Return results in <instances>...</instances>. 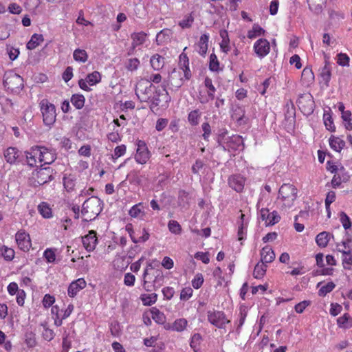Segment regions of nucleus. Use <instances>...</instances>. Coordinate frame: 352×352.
<instances>
[{"label": "nucleus", "instance_id": "nucleus-10", "mask_svg": "<svg viewBox=\"0 0 352 352\" xmlns=\"http://www.w3.org/2000/svg\"><path fill=\"white\" fill-rule=\"evenodd\" d=\"M297 104L300 109L305 114L309 115L314 110V101L310 94L300 96L297 100Z\"/></svg>", "mask_w": 352, "mask_h": 352}, {"label": "nucleus", "instance_id": "nucleus-50", "mask_svg": "<svg viewBox=\"0 0 352 352\" xmlns=\"http://www.w3.org/2000/svg\"><path fill=\"white\" fill-rule=\"evenodd\" d=\"M194 21V17L192 15V14H189L184 16V18L179 21V25L184 29V28H189L192 26V24Z\"/></svg>", "mask_w": 352, "mask_h": 352}, {"label": "nucleus", "instance_id": "nucleus-36", "mask_svg": "<svg viewBox=\"0 0 352 352\" xmlns=\"http://www.w3.org/2000/svg\"><path fill=\"white\" fill-rule=\"evenodd\" d=\"M331 235L327 232H322L319 233L316 238V241L318 246L325 248L331 238Z\"/></svg>", "mask_w": 352, "mask_h": 352}, {"label": "nucleus", "instance_id": "nucleus-12", "mask_svg": "<svg viewBox=\"0 0 352 352\" xmlns=\"http://www.w3.org/2000/svg\"><path fill=\"white\" fill-rule=\"evenodd\" d=\"M137 151L135 155L136 162L144 164L150 158V153L144 142L139 140L137 143Z\"/></svg>", "mask_w": 352, "mask_h": 352}, {"label": "nucleus", "instance_id": "nucleus-30", "mask_svg": "<svg viewBox=\"0 0 352 352\" xmlns=\"http://www.w3.org/2000/svg\"><path fill=\"white\" fill-rule=\"evenodd\" d=\"M180 76V72L174 69L169 76V82L171 85L177 88L180 87L183 84V79Z\"/></svg>", "mask_w": 352, "mask_h": 352}, {"label": "nucleus", "instance_id": "nucleus-24", "mask_svg": "<svg viewBox=\"0 0 352 352\" xmlns=\"http://www.w3.org/2000/svg\"><path fill=\"white\" fill-rule=\"evenodd\" d=\"M320 76L322 80L327 85L331 79V67L329 60V58L324 56V65L322 68Z\"/></svg>", "mask_w": 352, "mask_h": 352}, {"label": "nucleus", "instance_id": "nucleus-42", "mask_svg": "<svg viewBox=\"0 0 352 352\" xmlns=\"http://www.w3.org/2000/svg\"><path fill=\"white\" fill-rule=\"evenodd\" d=\"M74 59L76 61L85 63L88 59V55L85 50L76 49L73 53Z\"/></svg>", "mask_w": 352, "mask_h": 352}, {"label": "nucleus", "instance_id": "nucleus-46", "mask_svg": "<svg viewBox=\"0 0 352 352\" xmlns=\"http://www.w3.org/2000/svg\"><path fill=\"white\" fill-rule=\"evenodd\" d=\"M232 118L235 120L239 124H243L246 122L245 119V112L241 108H238L234 111Z\"/></svg>", "mask_w": 352, "mask_h": 352}, {"label": "nucleus", "instance_id": "nucleus-62", "mask_svg": "<svg viewBox=\"0 0 352 352\" xmlns=\"http://www.w3.org/2000/svg\"><path fill=\"white\" fill-rule=\"evenodd\" d=\"M126 152V146L124 144H122L118 146L114 149V154L113 157L116 159L124 155Z\"/></svg>", "mask_w": 352, "mask_h": 352}, {"label": "nucleus", "instance_id": "nucleus-34", "mask_svg": "<svg viewBox=\"0 0 352 352\" xmlns=\"http://www.w3.org/2000/svg\"><path fill=\"white\" fill-rule=\"evenodd\" d=\"M326 1L327 0H307L309 9L316 13H319L322 11Z\"/></svg>", "mask_w": 352, "mask_h": 352}, {"label": "nucleus", "instance_id": "nucleus-4", "mask_svg": "<svg viewBox=\"0 0 352 352\" xmlns=\"http://www.w3.org/2000/svg\"><path fill=\"white\" fill-rule=\"evenodd\" d=\"M39 107L44 124L50 127L52 126L56 120V112L54 104L50 102L47 99H43L39 102Z\"/></svg>", "mask_w": 352, "mask_h": 352}, {"label": "nucleus", "instance_id": "nucleus-44", "mask_svg": "<svg viewBox=\"0 0 352 352\" xmlns=\"http://www.w3.org/2000/svg\"><path fill=\"white\" fill-rule=\"evenodd\" d=\"M0 256H3L7 261H11L14 256V251L12 248H9L6 246H1Z\"/></svg>", "mask_w": 352, "mask_h": 352}, {"label": "nucleus", "instance_id": "nucleus-31", "mask_svg": "<svg viewBox=\"0 0 352 352\" xmlns=\"http://www.w3.org/2000/svg\"><path fill=\"white\" fill-rule=\"evenodd\" d=\"M329 145L332 149L337 152H340L341 150L345 146V142L344 140H341L340 138L331 136L329 138Z\"/></svg>", "mask_w": 352, "mask_h": 352}, {"label": "nucleus", "instance_id": "nucleus-43", "mask_svg": "<svg viewBox=\"0 0 352 352\" xmlns=\"http://www.w3.org/2000/svg\"><path fill=\"white\" fill-rule=\"evenodd\" d=\"M157 295L155 293L151 294H142L140 296V299L144 305L150 306L155 303L157 300Z\"/></svg>", "mask_w": 352, "mask_h": 352}, {"label": "nucleus", "instance_id": "nucleus-51", "mask_svg": "<svg viewBox=\"0 0 352 352\" xmlns=\"http://www.w3.org/2000/svg\"><path fill=\"white\" fill-rule=\"evenodd\" d=\"M199 118L200 113L198 110L190 111L188 116V122L193 126L198 124Z\"/></svg>", "mask_w": 352, "mask_h": 352}, {"label": "nucleus", "instance_id": "nucleus-57", "mask_svg": "<svg viewBox=\"0 0 352 352\" xmlns=\"http://www.w3.org/2000/svg\"><path fill=\"white\" fill-rule=\"evenodd\" d=\"M140 65V60L137 58H130L126 65L128 70L134 71L136 70Z\"/></svg>", "mask_w": 352, "mask_h": 352}, {"label": "nucleus", "instance_id": "nucleus-3", "mask_svg": "<svg viewBox=\"0 0 352 352\" xmlns=\"http://www.w3.org/2000/svg\"><path fill=\"white\" fill-rule=\"evenodd\" d=\"M4 87L13 93H19L23 88V79L13 71L6 72L3 76Z\"/></svg>", "mask_w": 352, "mask_h": 352}, {"label": "nucleus", "instance_id": "nucleus-21", "mask_svg": "<svg viewBox=\"0 0 352 352\" xmlns=\"http://www.w3.org/2000/svg\"><path fill=\"white\" fill-rule=\"evenodd\" d=\"M275 258V254L272 248L267 245L261 251V262L265 264L272 263Z\"/></svg>", "mask_w": 352, "mask_h": 352}, {"label": "nucleus", "instance_id": "nucleus-48", "mask_svg": "<svg viewBox=\"0 0 352 352\" xmlns=\"http://www.w3.org/2000/svg\"><path fill=\"white\" fill-rule=\"evenodd\" d=\"M168 228L169 231L175 234H179L182 232V227L175 220H170L168 223Z\"/></svg>", "mask_w": 352, "mask_h": 352}, {"label": "nucleus", "instance_id": "nucleus-38", "mask_svg": "<svg viewBox=\"0 0 352 352\" xmlns=\"http://www.w3.org/2000/svg\"><path fill=\"white\" fill-rule=\"evenodd\" d=\"M338 324L341 328L348 329L352 327V319L349 314H344L337 320Z\"/></svg>", "mask_w": 352, "mask_h": 352}, {"label": "nucleus", "instance_id": "nucleus-29", "mask_svg": "<svg viewBox=\"0 0 352 352\" xmlns=\"http://www.w3.org/2000/svg\"><path fill=\"white\" fill-rule=\"evenodd\" d=\"M238 229V239L241 241L244 239L246 232L245 231L248 227V221L245 219V214L241 213L240 216Z\"/></svg>", "mask_w": 352, "mask_h": 352}, {"label": "nucleus", "instance_id": "nucleus-9", "mask_svg": "<svg viewBox=\"0 0 352 352\" xmlns=\"http://www.w3.org/2000/svg\"><path fill=\"white\" fill-rule=\"evenodd\" d=\"M208 321L217 328H223L226 324L230 322V320L226 318L223 312L220 311H208Z\"/></svg>", "mask_w": 352, "mask_h": 352}, {"label": "nucleus", "instance_id": "nucleus-1", "mask_svg": "<svg viewBox=\"0 0 352 352\" xmlns=\"http://www.w3.org/2000/svg\"><path fill=\"white\" fill-rule=\"evenodd\" d=\"M297 188L292 184H283L278 190V204L282 208H290L297 198Z\"/></svg>", "mask_w": 352, "mask_h": 352}, {"label": "nucleus", "instance_id": "nucleus-2", "mask_svg": "<svg viewBox=\"0 0 352 352\" xmlns=\"http://www.w3.org/2000/svg\"><path fill=\"white\" fill-rule=\"evenodd\" d=\"M102 210L101 200L97 197H91L83 203L81 213L85 220L89 221L95 219Z\"/></svg>", "mask_w": 352, "mask_h": 352}, {"label": "nucleus", "instance_id": "nucleus-59", "mask_svg": "<svg viewBox=\"0 0 352 352\" xmlns=\"http://www.w3.org/2000/svg\"><path fill=\"white\" fill-rule=\"evenodd\" d=\"M336 200V193L333 191H329L326 196L325 199V207L327 210H329L330 205Z\"/></svg>", "mask_w": 352, "mask_h": 352}, {"label": "nucleus", "instance_id": "nucleus-56", "mask_svg": "<svg viewBox=\"0 0 352 352\" xmlns=\"http://www.w3.org/2000/svg\"><path fill=\"white\" fill-rule=\"evenodd\" d=\"M189 194L185 190H180L179 192V204L182 206H185L186 204H188Z\"/></svg>", "mask_w": 352, "mask_h": 352}, {"label": "nucleus", "instance_id": "nucleus-11", "mask_svg": "<svg viewBox=\"0 0 352 352\" xmlns=\"http://www.w3.org/2000/svg\"><path fill=\"white\" fill-rule=\"evenodd\" d=\"M43 146H34L29 151L25 152L28 164L30 166H34L38 162L41 163Z\"/></svg>", "mask_w": 352, "mask_h": 352}, {"label": "nucleus", "instance_id": "nucleus-32", "mask_svg": "<svg viewBox=\"0 0 352 352\" xmlns=\"http://www.w3.org/2000/svg\"><path fill=\"white\" fill-rule=\"evenodd\" d=\"M129 215L133 218L142 219L144 216V207L142 203L134 205L129 212Z\"/></svg>", "mask_w": 352, "mask_h": 352}, {"label": "nucleus", "instance_id": "nucleus-14", "mask_svg": "<svg viewBox=\"0 0 352 352\" xmlns=\"http://www.w3.org/2000/svg\"><path fill=\"white\" fill-rule=\"evenodd\" d=\"M254 50L256 54L261 58L267 56L270 50V45L267 40L259 38L254 44Z\"/></svg>", "mask_w": 352, "mask_h": 352}, {"label": "nucleus", "instance_id": "nucleus-7", "mask_svg": "<svg viewBox=\"0 0 352 352\" xmlns=\"http://www.w3.org/2000/svg\"><path fill=\"white\" fill-rule=\"evenodd\" d=\"M153 270H154L153 266L152 265L151 263H149L147 265V266L144 272V274H143L142 286H143V288L147 292L152 291L155 287L154 284H155V283H156L157 278L159 276H162V273L161 271L155 270L153 273V275L155 276V279L153 280V283H151V281L149 280L151 279V278L150 277V275H151V272H152Z\"/></svg>", "mask_w": 352, "mask_h": 352}, {"label": "nucleus", "instance_id": "nucleus-41", "mask_svg": "<svg viewBox=\"0 0 352 352\" xmlns=\"http://www.w3.org/2000/svg\"><path fill=\"white\" fill-rule=\"evenodd\" d=\"M85 101V97L81 94H74L71 98L72 104L77 109H81L84 107Z\"/></svg>", "mask_w": 352, "mask_h": 352}, {"label": "nucleus", "instance_id": "nucleus-60", "mask_svg": "<svg viewBox=\"0 0 352 352\" xmlns=\"http://www.w3.org/2000/svg\"><path fill=\"white\" fill-rule=\"evenodd\" d=\"M310 304L311 302L309 300H303L295 305V311L297 313L301 314Z\"/></svg>", "mask_w": 352, "mask_h": 352}, {"label": "nucleus", "instance_id": "nucleus-16", "mask_svg": "<svg viewBox=\"0 0 352 352\" xmlns=\"http://www.w3.org/2000/svg\"><path fill=\"white\" fill-rule=\"evenodd\" d=\"M245 182V178L241 175H232L228 178L229 186L237 192L243 191Z\"/></svg>", "mask_w": 352, "mask_h": 352}, {"label": "nucleus", "instance_id": "nucleus-63", "mask_svg": "<svg viewBox=\"0 0 352 352\" xmlns=\"http://www.w3.org/2000/svg\"><path fill=\"white\" fill-rule=\"evenodd\" d=\"M302 77L307 79L308 82L314 80V75L311 68L305 67L302 72Z\"/></svg>", "mask_w": 352, "mask_h": 352}, {"label": "nucleus", "instance_id": "nucleus-20", "mask_svg": "<svg viewBox=\"0 0 352 352\" xmlns=\"http://www.w3.org/2000/svg\"><path fill=\"white\" fill-rule=\"evenodd\" d=\"M349 176L344 173L343 170H340L335 173L331 180V186L333 188H336L340 186L342 183L349 181Z\"/></svg>", "mask_w": 352, "mask_h": 352}, {"label": "nucleus", "instance_id": "nucleus-5", "mask_svg": "<svg viewBox=\"0 0 352 352\" xmlns=\"http://www.w3.org/2000/svg\"><path fill=\"white\" fill-rule=\"evenodd\" d=\"M162 87V90H155L153 96L150 100V109L153 111L157 110L160 107L166 108L170 101V97L166 89V85H163Z\"/></svg>", "mask_w": 352, "mask_h": 352}, {"label": "nucleus", "instance_id": "nucleus-39", "mask_svg": "<svg viewBox=\"0 0 352 352\" xmlns=\"http://www.w3.org/2000/svg\"><path fill=\"white\" fill-rule=\"evenodd\" d=\"M188 325V321L185 318H179L175 320L170 329L177 332L183 331Z\"/></svg>", "mask_w": 352, "mask_h": 352}, {"label": "nucleus", "instance_id": "nucleus-25", "mask_svg": "<svg viewBox=\"0 0 352 352\" xmlns=\"http://www.w3.org/2000/svg\"><path fill=\"white\" fill-rule=\"evenodd\" d=\"M56 160V154L54 151L43 146L41 163L44 164H50Z\"/></svg>", "mask_w": 352, "mask_h": 352}, {"label": "nucleus", "instance_id": "nucleus-37", "mask_svg": "<svg viewBox=\"0 0 352 352\" xmlns=\"http://www.w3.org/2000/svg\"><path fill=\"white\" fill-rule=\"evenodd\" d=\"M266 270L267 265L259 262L254 267L253 276L255 278L261 279L265 274Z\"/></svg>", "mask_w": 352, "mask_h": 352}, {"label": "nucleus", "instance_id": "nucleus-17", "mask_svg": "<svg viewBox=\"0 0 352 352\" xmlns=\"http://www.w3.org/2000/svg\"><path fill=\"white\" fill-rule=\"evenodd\" d=\"M82 242L84 248L87 251H93L95 249L98 242L96 232L94 230L89 231L87 235L82 237Z\"/></svg>", "mask_w": 352, "mask_h": 352}, {"label": "nucleus", "instance_id": "nucleus-40", "mask_svg": "<svg viewBox=\"0 0 352 352\" xmlns=\"http://www.w3.org/2000/svg\"><path fill=\"white\" fill-rule=\"evenodd\" d=\"M38 210L44 218H50L52 216V209L50 205L45 202L41 203L38 206Z\"/></svg>", "mask_w": 352, "mask_h": 352}, {"label": "nucleus", "instance_id": "nucleus-53", "mask_svg": "<svg viewBox=\"0 0 352 352\" xmlns=\"http://www.w3.org/2000/svg\"><path fill=\"white\" fill-rule=\"evenodd\" d=\"M209 68L211 71L217 72L219 68V63L217 56L214 54H212L210 56V63Z\"/></svg>", "mask_w": 352, "mask_h": 352}, {"label": "nucleus", "instance_id": "nucleus-28", "mask_svg": "<svg viewBox=\"0 0 352 352\" xmlns=\"http://www.w3.org/2000/svg\"><path fill=\"white\" fill-rule=\"evenodd\" d=\"M147 34L143 32H140L137 33H133L131 34V37L132 39V47L134 49L136 47L142 45L146 38Z\"/></svg>", "mask_w": 352, "mask_h": 352}, {"label": "nucleus", "instance_id": "nucleus-55", "mask_svg": "<svg viewBox=\"0 0 352 352\" xmlns=\"http://www.w3.org/2000/svg\"><path fill=\"white\" fill-rule=\"evenodd\" d=\"M337 63L342 67L349 65V57L346 54L340 53L338 54Z\"/></svg>", "mask_w": 352, "mask_h": 352}, {"label": "nucleus", "instance_id": "nucleus-27", "mask_svg": "<svg viewBox=\"0 0 352 352\" xmlns=\"http://www.w3.org/2000/svg\"><path fill=\"white\" fill-rule=\"evenodd\" d=\"M204 85H205L206 87H207L208 89V99L201 100V103H206V102H208L209 100H214V93L216 91V89L214 87V85H212V80L210 78L206 77L205 78Z\"/></svg>", "mask_w": 352, "mask_h": 352}, {"label": "nucleus", "instance_id": "nucleus-19", "mask_svg": "<svg viewBox=\"0 0 352 352\" xmlns=\"http://www.w3.org/2000/svg\"><path fill=\"white\" fill-rule=\"evenodd\" d=\"M189 60L186 54L182 53L179 56V67L184 72L186 80H189L191 77V72L188 66Z\"/></svg>", "mask_w": 352, "mask_h": 352}, {"label": "nucleus", "instance_id": "nucleus-13", "mask_svg": "<svg viewBox=\"0 0 352 352\" xmlns=\"http://www.w3.org/2000/svg\"><path fill=\"white\" fill-rule=\"evenodd\" d=\"M15 239L19 248L24 252L28 251L31 248L30 235L25 230L18 231L16 233Z\"/></svg>", "mask_w": 352, "mask_h": 352}, {"label": "nucleus", "instance_id": "nucleus-18", "mask_svg": "<svg viewBox=\"0 0 352 352\" xmlns=\"http://www.w3.org/2000/svg\"><path fill=\"white\" fill-rule=\"evenodd\" d=\"M86 287V282L83 278H78L73 281L68 287V295L74 297L77 293Z\"/></svg>", "mask_w": 352, "mask_h": 352}, {"label": "nucleus", "instance_id": "nucleus-49", "mask_svg": "<svg viewBox=\"0 0 352 352\" xmlns=\"http://www.w3.org/2000/svg\"><path fill=\"white\" fill-rule=\"evenodd\" d=\"M323 119L327 129L330 131H335L336 126L333 124L331 116L328 113H324Z\"/></svg>", "mask_w": 352, "mask_h": 352}, {"label": "nucleus", "instance_id": "nucleus-6", "mask_svg": "<svg viewBox=\"0 0 352 352\" xmlns=\"http://www.w3.org/2000/svg\"><path fill=\"white\" fill-rule=\"evenodd\" d=\"M153 88L150 81L142 79L136 85L135 94L141 102H148L151 98Z\"/></svg>", "mask_w": 352, "mask_h": 352}, {"label": "nucleus", "instance_id": "nucleus-35", "mask_svg": "<svg viewBox=\"0 0 352 352\" xmlns=\"http://www.w3.org/2000/svg\"><path fill=\"white\" fill-rule=\"evenodd\" d=\"M150 63L151 67L155 70H159L162 69L164 65V58L162 56L156 54L151 56Z\"/></svg>", "mask_w": 352, "mask_h": 352}, {"label": "nucleus", "instance_id": "nucleus-47", "mask_svg": "<svg viewBox=\"0 0 352 352\" xmlns=\"http://www.w3.org/2000/svg\"><path fill=\"white\" fill-rule=\"evenodd\" d=\"M265 30L258 25H254L252 29L248 32V37L249 38H254L258 36L262 35Z\"/></svg>", "mask_w": 352, "mask_h": 352}, {"label": "nucleus", "instance_id": "nucleus-64", "mask_svg": "<svg viewBox=\"0 0 352 352\" xmlns=\"http://www.w3.org/2000/svg\"><path fill=\"white\" fill-rule=\"evenodd\" d=\"M135 280V277L131 273H126L124 275V283L127 286H133Z\"/></svg>", "mask_w": 352, "mask_h": 352}, {"label": "nucleus", "instance_id": "nucleus-54", "mask_svg": "<svg viewBox=\"0 0 352 352\" xmlns=\"http://www.w3.org/2000/svg\"><path fill=\"white\" fill-rule=\"evenodd\" d=\"M340 219L345 230L349 229L351 227L350 219L345 212H341L340 213Z\"/></svg>", "mask_w": 352, "mask_h": 352}, {"label": "nucleus", "instance_id": "nucleus-52", "mask_svg": "<svg viewBox=\"0 0 352 352\" xmlns=\"http://www.w3.org/2000/svg\"><path fill=\"white\" fill-rule=\"evenodd\" d=\"M335 287V284L333 282H329L327 285L322 286L318 291V294L320 296H324L328 293L331 292Z\"/></svg>", "mask_w": 352, "mask_h": 352}, {"label": "nucleus", "instance_id": "nucleus-33", "mask_svg": "<svg viewBox=\"0 0 352 352\" xmlns=\"http://www.w3.org/2000/svg\"><path fill=\"white\" fill-rule=\"evenodd\" d=\"M43 40L42 34H34L32 36L31 39L27 43V48L31 50H34L41 45Z\"/></svg>", "mask_w": 352, "mask_h": 352}, {"label": "nucleus", "instance_id": "nucleus-45", "mask_svg": "<svg viewBox=\"0 0 352 352\" xmlns=\"http://www.w3.org/2000/svg\"><path fill=\"white\" fill-rule=\"evenodd\" d=\"M87 81L90 86H93L100 82L101 76L98 72H94L86 77Z\"/></svg>", "mask_w": 352, "mask_h": 352}, {"label": "nucleus", "instance_id": "nucleus-15", "mask_svg": "<svg viewBox=\"0 0 352 352\" xmlns=\"http://www.w3.org/2000/svg\"><path fill=\"white\" fill-rule=\"evenodd\" d=\"M260 214L262 220L265 221L266 226L274 225L280 219V217L276 211L270 212L267 208H262L260 211Z\"/></svg>", "mask_w": 352, "mask_h": 352}, {"label": "nucleus", "instance_id": "nucleus-61", "mask_svg": "<svg viewBox=\"0 0 352 352\" xmlns=\"http://www.w3.org/2000/svg\"><path fill=\"white\" fill-rule=\"evenodd\" d=\"M192 294V289L190 287L184 288L180 294V299L182 300H188Z\"/></svg>", "mask_w": 352, "mask_h": 352}, {"label": "nucleus", "instance_id": "nucleus-22", "mask_svg": "<svg viewBox=\"0 0 352 352\" xmlns=\"http://www.w3.org/2000/svg\"><path fill=\"white\" fill-rule=\"evenodd\" d=\"M342 253V263L344 269L352 270V252L351 250H340Z\"/></svg>", "mask_w": 352, "mask_h": 352}, {"label": "nucleus", "instance_id": "nucleus-58", "mask_svg": "<svg viewBox=\"0 0 352 352\" xmlns=\"http://www.w3.org/2000/svg\"><path fill=\"white\" fill-rule=\"evenodd\" d=\"M204 283V277L201 274H197L192 280V285L195 289H199L201 287Z\"/></svg>", "mask_w": 352, "mask_h": 352}, {"label": "nucleus", "instance_id": "nucleus-26", "mask_svg": "<svg viewBox=\"0 0 352 352\" xmlns=\"http://www.w3.org/2000/svg\"><path fill=\"white\" fill-rule=\"evenodd\" d=\"M208 41H209V35L207 34H204L201 36L199 38V41L198 43V53L201 56H205L207 53L208 48Z\"/></svg>", "mask_w": 352, "mask_h": 352}, {"label": "nucleus", "instance_id": "nucleus-23", "mask_svg": "<svg viewBox=\"0 0 352 352\" xmlns=\"http://www.w3.org/2000/svg\"><path fill=\"white\" fill-rule=\"evenodd\" d=\"M20 151L14 147L8 148L4 152V157L8 163L14 164L20 156Z\"/></svg>", "mask_w": 352, "mask_h": 352}, {"label": "nucleus", "instance_id": "nucleus-8", "mask_svg": "<svg viewBox=\"0 0 352 352\" xmlns=\"http://www.w3.org/2000/svg\"><path fill=\"white\" fill-rule=\"evenodd\" d=\"M52 170L50 167L41 168L32 173L35 184L43 185L52 179Z\"/></svg>", "mask_w": 352, "mask_h": 352}]
</instances>
